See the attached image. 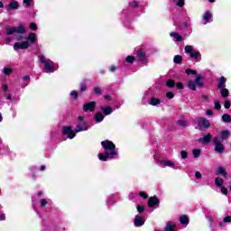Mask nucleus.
Returning <instances> with one entry per match:
<instances>
[{
	"mask_svg": "<svg viewBox=\"0 0 231 231\" xmlns=\"http://www.w3.org/2000/svg\"><path fill=\"white\" fill-rule=\"evenodd\" d=\"M101 145L105 150L104 153H99L98 158L101 162H106L107 158L113 160L115 156H118V152H116V146L115 143L109 140H105L101 142Z\"/></svg>",
	"mask_w": 231,
	"mask_h": 231,
	"instance_id": "nucleus-1",
	"label": "nucleus"
},
{
	"mask_svg": "<svg viewBox=\"0 0 231 231\" xmlns=\"http://www.w3.org/2000/svg\"><path fill=\"white\" fill-rule=\"evenodd\" d=\"M129 5L132 6V8H134V7L138 6V2L134 1V2L130 3Z\"/></svg>",
	"mask_w": 231,
	"mask_h": 231,
	"instance_id": "nucleus-54",
	"label": "nucleus"
},
{
	"mask_svg": "<svg viewBox=\"0 0 231 231\" xmlns=\"http://www.w3.org/2000/svg\"><path fill=\"white\" fill-rule=\"evenodd\" d=\"M176 3L177 6L183 8L185 6V0H173Z\"/></svg>",
	"mask_w": 231,
	"mask_h": 231,
	"instance_id": "nucleus-33",
	"label": "nucleus"
},
{
	"mask_svg": "<svg viewBox=\"0 0 231 231\" xmlns=\"http://www.w3.org/2000/svg\"><path fill=\"white\" fill-rule=\"evenodd\" d=\"M161 167L162 169H165V167H171V169H178V166H176V163L172 161L164 160L161 162Z\"/></svg>",
	"mask_w": 231,
	"mask_h": 231,
	"instance_id": "nucleus-8",
	"label": "nucleus"
},
{
	"mask_svg": "<svg viewBox=\"0 0 231 231\" xmlns=\"http://www.w3.org/2000/svg\"><path fill=\"white\" fill-rule=\"evenodd\" d=\"M88 123H82L77 125L76 129H75V133H80L82 131H88Z\"/></svg>",
	"mask_w": 231,
	"mask_h": 231,
	"instance_id": "nucleus-12",
	"label": "nucleus"
},
{
	"mask_svg": "<svg viewBox=\"0 0 231 231\" xmlns=\"http://www.w3.org/2000/svg\"><path fill=\"white\" fill-rule=\"evenodd\" d=\"M188 88L191 89V91H196V82L194 80L188 81Z\"/></svg>",
	"mask_w": 231,
	"mask_h": 231,
	"instance_id": "nucleus-27",
	"label": "nucleus"
},
{
	"mask_svg": "<svg viewBox=\"0 0 231 231\" xmlns=\"http://www.w3.org/2000/svg\"><path fill=\"white\" fill-rule=\"evenodd\" d=\"M2 89H3L4 91H6V90L8 89V86H7V85H3V86H2Z\"/></svg>",
	"mask_w": 231,
	"mask_h": 231,
	"instance_id": "nucleus-60",
	"label": "nucleus"
},
{
	"mask_svg": "<svg viewBox=\"0 0 231 231\" xmlns=\"http://www.w3.org/2000/svg\"><path fill=\"white\" fill-rule=\"evenodd\" d=\"M110 71H116V68L115 66L110 67Z\"/></svg>",
	"mask_w": 231,
	"mask_h": 231,
	"instance_id": "nucleus-61",
	"label": "nucleus"
},
{
	"mask_svg": "<svg viewBox=\"0 0 231 231\" xmlns=\"http://www.w3.org/2000/svg\"><path fill=\"white\" fill-rule=\"evenodd\" d=\"M176 86H177L178 89H183V83L179 82L176 84Z\"/></svg>",
	"mask_w": 231,
	"mask_h": 231,
	"instance_id": "nucleus-57",
	"label": "nucleus"
},
{
	"mask_svg": "<svg viewBox=\"0 0 231 231\" xmlns=\"http://www.w3.org/2000/svg\"><path fill=\"white\" fill-rule=\"evenodd\" d=\"M30 48V42L25 41L22 42H15L14 45V50L17 51V50H28Z\"/></svg>",
	"mask_w": 231,
	"mask_h": 231,
	"instance_id": "nucleus-6",
	"label": "nucleus"
},
{
	"mask_svg": "<svg viewBox=\"0 0 231 231\" xmlns=\"http://www.w3.org/2000/svg\"><path fill=\"white\" fill-rule=\"evenodd\" d=\"M94 92H95V95H101L102 89H100V88L98 87H94Z\"/></svg>",
	"mask_w": 231,
	"mask_h": 231,
	"instance_id": "nucleus-41",
	"label": "nucleus"
},
{
	"mask_svg": "<svg viewBox=\"0 0 231 231\" xmlns=\"http://www.w3.org/2000/svg\"><path fill=\"white\" fill-rule=\"evenodd\" d=\"M195 178H197L198 180H199V178H201V173L199 171H196L195 172Z\"/></svg>",
	"mask_w": 231,
	"mask_h": 231,
	"instance_id": "nucleus-58",
	"label": "nucleus"
},
{
	"mask_svg": "<svg viewBox=\"0 0 231 231\" xmlns=\"http://www.w3.org/2000/svg\"><path fill=\"white\" fill-rule=\"evenodd\" d=\"M139 196H141V198H143L144 199H147V198H149V196L147 195V193L142 191L139 193Z\"/></svg>",
	"mask_w": 231,
	"mask_h": 231,
	"instance_id": "nucleus-50",
	"label": "nucleus"
},
{
	"mask_svg": "<svg viewBox=\"0 0 231 231\" xmlns=\"http://www.w3.org/2000/svg\"><path fill=\"white\" fill-rule=\"evenodd\" d=\"M180 225H189V217L188 216L180 217Z\"/></svg>",
	"mask_w": 231,
	"mask_h": 231,
	"instance_id": "nucleus-28",
	"label": "nucleus"
},
{
	"mask_svg": "<svg viewBox=\"0 0 231 231\" xmlns=\"http://www.w3.org/2000/svg\"><path fill=\"white\" fill-rule=\"evenodd\" d=\"M135 60V58L134 56H127L126 57V62H130V64H133Z\"/></svg>",
	"mask_w": 231,
	"mask_h": 231,
	"instance_id": "nucleus-40",
	"label": "nucleus"
},
{
	"mask_svg": "<svg viewBox=\"0 0 231 231\" xmlns=\"http://www.w3.org/2000/svg\"><path fill=\"white\" fill-rule=\"evenodd\" d=\"M197 124L200 129H208L210 127V122L205 117L197 118Z\"/></svg>",
	"mask_w": 231,
	"mask_h": 231,
	"instance_id": "nucleus-5",
	"label": "nucleus"
},
{
	"mask_svg": "<svg viewBox=\"0 0 231 231\" xmlns=\"http://www.w3.org/2000/svg\"><path fill=\"white\" fill-rule=\"evenodd\" d=\"M6 35H14L15 33V27H7L5 29Z\"/></svg>",
	"mask_w": 231,
	"mask_h": 231,
	"instance_id": "nucleus-31",
	"label": "nucleus"
},
{
	"mask_svg": "<svg viewBox=\"0 0 231 231\" xmlns=\"http://www.w3.org/2000/svg\"><path fill=\"white\" fill-rule=\"evenodd\" d=\"M186 73H187V75H196L198 72L196 70L187 69Z\"/></svg>",
	"mask_w": 231,
	"mask_h": 231,
	"instance_id": "nucleus-42",
	"label": "nucleus"
},
{
	"mask_svg": "<svg viewBox=\"0 0 231 231\" xmlns=\"http://www.w3.org/2000/svg\"><path fill=\"white\" fill-rule=\"evenodd\" d=\"M48 205V200H46L45 199H42L41 200V206L42 207H46Z\"/></svg>",
	"mask_w": 231,
	"mask_h": 231,
	"instance_id": "nucleus-52",
	"label": "nucleus"
},
{
	"mask_svg": "<svg viewBox=\"0 0 231 231\" xmlns=\"http://www.w3.org/2000/svg\"><path fill=\"white\" fill-rule=\"evenodd\" d=\"M220 95L222 96L223 98H228L230 96V91H228V88H220Z\"/></svg>",
	"mask_w": 231,
	"mask_h": 231,
	"instance_id": "nucleus-21",
	"label": "nucleus"
},
{
	"mask_svg": "<svg viewBox=\"0 0 231 231\" xmlns=\"http://www.w3.org/2000/svg\"><path fill=\"white\" fill-rule=\"evenodd\" d=\"M220 140L223 142L224 140H228L229 136H230V131L228 130H223L220 132Z\"/></svg>",
	"mask_w": 231,
	"mask_h": 231,
	"instance_id": "nucleus-16",
	"label": "nucleus"
},
{
	"mask_svg": "<svg viewBox=\"0 0 231 231\" xmlns=\"http://www.w3.org/2000/svg\"><path fill=\"white\" fill-rule=\"evenodd\" d=\"M180 156H181L182 160H185L186 158L189 157V153L185 151H181L180 152Z\"/></svg>",
	"mask_w": 231,
	"mask_h": 231,
	"instance_id": "nucleus-43",
	"label": "nucleus"
},
{
	"mask_svg": "<svg viewBox=\"0 0 231 231\" xmlns=\"http://www.w3.org/2000/svg\"><path fill=\"white\" fill-rule=\"evenodd\" d=\"M177 124L178 125H180V127H187V121L184 119H180Z\"/></svg>",
	"mask_w": 231,
	"mask_h": 231,
	"instance_id": "nucleus-37",
	"label": "nucleus"
},
{
	"mask_svg": "<svg viewBox=\"0 0 231 231\" xmlns=\"http://www.w3.org/2000/svg\"><path fill=\"white\" fill-rule=\"evenodd\" d=\"M206 115H208V116H212V115H214V111H212V110H208V111L206 112Z\"/></svg>",
	"mask_w": 231,
	"mask_h": 231,
	"instance_id": "nucleus-59",
	"label": "nucleus"
},
{
	"mask_svg": "<svg viewBox=\"0 0 231 231\" xmlns=\"http://www.w3.org/2000/svg\"><path fill=\"white\" fill-rule=\"evenodd\" d=\"M217 176H224L226 180V178H228V172L226 171V167L225 166H220L218 168H217V172H216Z\"/></svg>",
	"mask_w": 231,
	"mask_h": 231,
	"instance_id": "nucleus-11",
	"label": "nucleus"
},
{
	"mask_svg": "<svg viewBox=\"0 0 231 231\" xmlns=\"http://www.w3.org/2000/svg\"><path fill=\"white\" fill-rule=\"evenodd\" d=\"M95 106H97V103L95 101H90L83 105V111H85V113H88V111H95Z\"/></svg>",
	"mask_w": 231,
	"mask_h": 231,
	"instance_id": "nucleus-10",
	"label": "nucleus"
},
{
	"mask_svg": "<svg viewBox=\"0 0 231 231\" xmlns=\"http://www.w3.org/2000/svg\"><path fill=\"white\" fill-rule=\"evenodd\" d=\"M86 89H87L86 81H83V82L81 83V85H80V91H81V92H84V91H86Z\"/></svg>",
	"mask_w": 231,
	"mask_h": 231,
	"instance_id": "nucleus-44",
	"label": "nucleus"
},
{
	"mask_svg": "<svg viewBox=\"0 0 231 231\" xmlns=\"http://www.w3.org/2000/svg\"><path fill=\"white\" fill-rule=\"evenodd\" d=\"M145 224V217L135 216L134 220V226H143Z\"/></svg>",
	"mask_w": 231,
	"mask_h": 231,
	"instance_id": "nucleus-9",
	"label": "nucleus"
},
{
	"mask_svg": "<svg viewBox=\"0 0 231 231\" xmlns=\"http://www.w3.org/2000/svg\"><path fill=\"white\" fill-rule=\"evenodd\" d=\"M29 28H30V30L35 31V30H37V24L32 23H30Z\"/></svg>",
	"mask_w": 231,
	"mask_h": 231,
	"instance_id": "nucleus-48",
	"label": "nucleus"
},
{
	"mask_svg": "<svg viewBox=\"0 0 231 231\" xmlns=\"http://www.w3.org/2000/svg\"><path fill=\"white\" fill-rule=\"evenodd\" d=\"M213 143L215 146V152H217L218 154H223V152H225V144H223L221 137L215 136L213 138Z\"/></svg>",
	"mask_w": 231,
	"mask_h": 231,
	"instance_id": "nucleus-3",
	"label": "nucleus"
},
{
	"mask_svg": "<svg viewBox=\"0 0 231 231\" xmlns=\"http://www.w3.org/2000/svg\"><path fill=\"white\" fill-rule=\"evenodd\" d=\"M95 120L97 124H100L104 120V115L102 113H97L95 116Z\"/></svg>",
	"mask_w": 231,
	"mask_h": 231,
	"instance_id": "nucleus-30",
	"label": "nucleus"
},
{
	"mask_svg": "<svg viewBox=\"0 0 231 231\" xmlns=\"http://www.w3.org/2000/svg\"><path fill=\"white\" fill-rule=\"evenodd\" d=\"M203 78L201 76H198L194 82L196 84V86H198L199 88H203V86H205V84L203 83Z\"/></svg>",
	"mask_w": 231,
	"mask_h": 231,
	"instance_id": "nucleus-19",
	"label": "nucleus"
},
{
	"mask_svg": "<svg viewBox=\"0 0 231 231\" xmlns=\"http://www.w3.org/2000/svg\"><path fill=\"white\" fill-rule=\"evenodd\" d=\"M23 80H30V76H24V77L23 78Z\"/></svg>",
	"mask_w": 231,
	"mask_h": 231,
	"instance_id": "nucleus-62",
	"label": "nucleus"
},
{
	"mask_svg": "<svg viewBox=\"0 0 231 231\" xmlns=\"http://www.w3.org/2000/svg\"><path fill=\"white\" fill-rule=\"evenodd\" d=\"M105 100H111V96H105Z\"/></svg>",
	"mask_w": 231,
	"mask_h": 231,
	"instance_id": "nucleus-63",
	"label": "nucleus"
},
{
	"mask_svg": "<svg viewBox=\"0 0 231 231\" xmlns=\"http://www.w3.org/2000/svg\"><path fill=\"white\" fill-rule=\"evenodd\" d=\"M101 110L104 112V115H106V116L111 115V113H113V108H111V106H102Z\"/></svg>",
	"mask_w": 231,
	"mask_h": 231,
	"instance_id": "nucleus-22",
	"label": "nucleus"
},
{
	"mask_svg": "<svg viewBox=\"0 0 231 231\" xmlns=\"http://www.w3.org/2000/svg\"><path fill=\"white\" fill-rule=\"evenodd\" d=\"M160 99L156 98V97H152L151 98V106H158L160 104Z\"/></svg>",
	"mask_w": 231,
	"mask_h": 231,
	"instance_id": "nucleus-34",
	"label": "nucleus"
},
{
	"mask_svg": "<svg viewBox=\"0 0 231 231\" xmlns=\"http://www.w3.org/2000/svg\"><path fill=\"white\" fill-rule=\"evenodd\" d=\"M143 210H145V208L143 206H137V212H139V214H142V212H143Z\"/></svg>",
	"mask_w": 231,
	"mask_h": 231,
	"instance_id": "nucleus-46",
	"label": "nucleus"
},
{
	"mask_svg": "<svg viewBox=\"0 0 231 231\" xmlns=\"http://www.w3.org/2000/svg\"><path fill=\"white\" fill-rule=\"evenodd\" d=\"M62 134H65V136H68L69 140H73V138H75V132L72 131L71 126L63 127Z\"/></svg>",
	"mask_w": 231,
	"mask_h": 231,
	"instance_id": "nucleus-7",
	"label": "nucleus"
},
{
	"mask_svg": "<svg viewBox=\"0 0 231 231\" xmlns=\"http://www.w3.org/2000/svg\"><path fill=\"white\" fill-rule=\"evenodd\" d=\"M29 42H37V34L35 32H31L28 37L26 38Z\"/></svg>",
	"mask_w": 231,
	"mask_h": 231,
	"instance_id": "nucleus-20",
	"label": "nucleus"
},
{
	"mask_svg": "<svg viewBox=\"0 0 231 231\" xmlns=\"http://www.w3.org/2000/svg\"><path fill=\"white\" fill-rule=\"evenodd\" d=\"M211 140H212V134H208L203 138H199V142L200 143H210Z\"/></svg>",
	"mask_w": 231,
	"mask_h": 231,
	"instance_id": "nucleus-14",
	"label": "nucleus"
},
{
	"mask_svg": "<svg viewBox=\"0 0 231 231\" xmlns=\"http://www.w3.org/2000/svg\"><path fill=\"white\" fill-rule=\"evenodd\" d=\"M8 6L10 10H17V8H19V3L13 1L8 5Z\"/></svg>",
	"mask_w": 231,
	"mask_h": 231,
	"instance_id": "nucleus-26",
	"label": "nucleus"
},
{
	"mask_svg": "<svg viewBox=\"0 0 231 231\" xmlns=\"http://www.w3.org/2000/svg\"><path fill=\"white\" fill-rule=\"evenodd\" d=\"M223 183H225V180H223V178L217 177L215 179V185H217V187H223Z\"/></svg>",
	"mask_w": 231,
	"mask_h": 231,
	"instance_id": "nucleus-24",
	"label": "nucleus"
},
{
	"mask_svg": "<svg viewBox=\"0 0 231 231\" xmlns=\"http://www.w3.org/2000/svg\"><path fill=\"white\" fill-rule=\"evenodd\" d=\"M40 62L43 64L44 73H53L55 71V63L51 60L46 59L44 55L40 56Z\"/></svg>",
	"mask_w": 231,
	"mask_h": 231,
	"instance_id": "nucleus-2",
	"label": "nucleus"
},
{
	"mask_svg": "<svg viewBox=\"0 0 231 231\" xmlns=\"http://www.w3.org/2000/svg\"><path fill=\"white\" fill-rule=\"evenodd\" d=\"M222 120H223V122H225V123H226V124H230V122H231L230 115H228V114H224V115L222 116Z\"/></svg>",
	"mask_w": 231,
	"mask_h": 231,
	"instance_id": "nucleus-32",
	"label": "nucleus"
},
{
	"mask_svg": "<svg viewBox=\"0 0 231 231\" xmlns=\"http://www.w3.org/2000/svg\"><path fill=\"white\" fill-rule=\"evenodd\" d=\"M202 19L203 21H205L204 24H207V23H210V20L212 19V13L207 11L202 16Z\"/></svg>",
	"mask_w": 231,
	"mask_h": 231,
	"instance_id": "nucleus-17",
	"label": "nucleus"
},
{
	"mask_svg": "<svg viewBox=\"0 0 231 231\" xmlns=\"http://www.w3.org/2000/svg\"><path fill=\"white\" fill-rule=\"evenodd\" d=\"M220 191L222 194H224V196H226V194H228V189L225 187H222Z\"/></svg>",
	"mask_w": 231,
	"mask_h": 231,
	"instance_id": "nucleus-47",
	"label": "nucleus"
},
{
	"mask_svg": "<svg viewBox=\"0 0 231 231\" xmlns=\"http://www.w3.org/2000/svg\"><path fill=\"white\" fill-rule=\"evenodd\" d=\"M182 61H183V57H181L180 55L174 56L173 62L175 64H181Z\"/></svg>",
	"mask_w": 231,
	"mask_h": 231,
	"instance_id": "nucleus-29",
	"label": "nucleus"
},
{
	"mask_svg": "<svg viewBox=\"0 0 231 231\" xmlns=\"http://www.w3.org/2000/svg\"><path fill=\"white\" fill-rule=\"evenodd\" d=\"M70 96L73 97V98H78L79 93H77V91L73 90V91H71Z\"/></svg>",
	"mask_w": 231,
	"mask_h": 231,
	"instance_id": "nucleus-51",
	"label": "nucleus"
},
{
	"mask_svg": "<svg viewBox=\"0 0 231 231\" xmlns=\"http://www.w3.org/2000/svg\"><path fill=\"white\" fill-rule=\"evenodd\" d=\"M230 106H231L230 101L226 100V102L224 103L225 108H226V109H230Z\"/></svg>",
	"mask_w": 231,
	"mask_h": 231,
	"instance_id": "nucleus-49",
	"label": "nucleus"
},
{
	"mask_svg": "<svg viewBox=\"0 0 231 231\" xmlns=\"http://www.w3.org/2000/svg\"><path fill=\"white\" fill-rule=\"evenodd\" d=\"M46 169V166L42 165L40 167V171H44Z\"/></svg>",
	"mask_w": 231,
	"mask_h": 231,
	"instance_id": "nucleus-64",
	"label": "nucleus"
},
{
	"mask_svg": "<svg viewBox=\"0 0 231 231\" xmlns=\"http://www.w3.org/2000/svg\"><path fill=\"white\" fill-rule=\"evenodd\" d=\"M225 88H226V78L221 77L218 81L217 88L223 89Z\"/></svg>",
	"mask_w": 231,
	"mask_h": 231,
	"instance_id": "nucleus-15",
	"label": "nucleus"
},
{
	"mask_svg": "<svg viewBox=\"0 0 231 231\" xmlns=\"http://www.w3.org/2000/svg\"><path fill=\"white\" fill-rule=\"evenodd\" d=\"M214 104H215V109H217V111H220L221 110V103H219V101H217V100H215Z\"/></svg>",
	"mask_w": 231,
	"mask_h": 231,
	"instance_id": "nucleus-38",
	"label": "nucleus"
},
{
	"mask_svg": "<svg viewBox=\"0 0 231 231\" xmlns=\"http://www.w3.org/2000/svg\"><path fill=\"white\" fill-rule=\"evenodd\" d=\"M200 155H201V150L199 149L193 150L194 158H199Z\"/></svg>",
	"mask_w": 231,
	"mask_h": 231,
	"instance_id": "nucleus-36",
	"label": "nucleus"
},
{
	"mask_svg": "<svg viewBox=\"0 0 231 231\" xmlns=\"http://www.w3.org/2000/svg\"><path fill=\"white\" fill-rule=\"evenodd\" d=\"M32 3H33V0H23V5H25L27 8L32 6Z\"/></svg>",
	"mask_w": 231,
	"mask_h": 231,
	"instance_id": "nucleus-39",
	"label": "nucleus"
},
{
	"mask_svg": "<svg viewBox=\"0 0 231 231\" xmlns=\"http://www.w3.org/2000/svg\"><path fill=\"white\" fill-rule=\"evenodd\" d=\"M224 223H231V217H230V216L226 217L224 218Z\"/></svg>",
	"mask_w": 231,
	"mask_h": 231,
	"instance_id": "nucleus-55",
	"label": "nucleus"
},
{
	"mask_svg": "<svg viewBox=\"0 0 231 231\" xmlns=\"http://www.w3.org/2000/svg\"><path fill=\"white\" fill-rule=\"evenodd\" d=\"M166 97L167 98L171 99V98H174V94L172 92H167L166 93Z\"/></svg>",
	"mask_w": 231,
	"mask_h": 231,
	"instance_id": "nucleus-53",
	"label": "nucleus"
},
{
	"mask_svg": "<svg viewBox=\"0 0 231 231\" xmlns=\"http://www.w3.org/2000/svg\"><path fill=\"white\" fill-rule=\"evenodd\" d=\"M160 203V200L156 197H151L148 200V207L151 208L152 207H156Z\"/></svg>",
	"mask_w": 231,
	"mask_h": 231,
	"instance_id": "nucleus-13",
	"label": "nucleus"
},
{
	"mask_svg": "<svg viewBox=\"0 0 231 231\" xmlns=\"http://www.w3.org/2000/svg\"><path fill=\"white\" fill-rule=\"evenodd\" d=\"M26 32V29L24 28V25L21 24L18 27H15V33H20L23 35V33Z\"/></svg>",
	"mask_w": 231,
	"mask_h": 231,
	"instance_id": "nucleus-23",
	"label": "nucleus"
},
{
	"mask_svg": "<svg viewBox=\"0 0 231 231\" xmlns=\"http://www.w3.org/2000/svg\"><path fill=\"white\" fill-rule=\"evenodd\" d=\"M137 57H138V60H140L142 64L147 63V58L145 57V53H143V51H139L137 54Z\"/></svg>",
	"mask_w": 231,
	"mask_h": 231,
	"instance_id": "nucleus-18",
	"label": "nucleus"
},
{
	"mask_svg": "<svg viewBox=\"0 0 231 231\" xmlns=\"http://www.w3.org/2000/svg\"><path fill=\"white\" fill-rule=\"evenodd\" d=\"M5 219H6L5 213H0V221H5Z\"/></svg>",
	"mask_w": 231,
	"mask_h": 231,
	"instance_id": "nucleus-56",
	"label": "nucleus"
},
{
	"mask_svg": "<svg viewBox=\"0 0 231 231\" xmlns=\"http://www.w3.org/2000/svg\"><path fill=\"white\" fill-rule=\"evenodd\" d=\"M12 73V69L11 68H5L4 69V74L5 75H10Z\"/></svg>",
	"mask_w": 231,
	"mask_h": 231,
	"instance_id": "nucleus-45",
	"label": "nucleus"
},
{
	"mask_svg": "<svg viewBox=\"0 0 231 231\" xmlns=\"http://www.w3.org/2000/svg\"><path fill=\"white\" fill-rule=\"evenodd\" d=\"M166 86L168 88H174V86H176V82L173 79H168L166 81Z\"/></svg>",
	"mask_w": 231,
	"mask_h": 231,
	"instance_id": "nucleus-35",
	"label": "nucleus"
},
{
	"mask_svg": "<svg viewBox=\"0 0 231 231\" xmlns=\"http://www.w3.org/2000/svg\"><path fill=\"white\" fill-rule=\"evenodd\" d=\"M184 51L185 53H189L191 59H199L200 57L199 51H198L197 50H194V46L192 45H187L184 48Z\"/></svg>",
	"mask_w": 231,
	"mask_h": 231,
	"instance_id": "nucleus-4",
	"label": "nucleus"
},
{
	"mask_svg": "<svg viewBox=\"0 0 231 231\" xmlns=\"http://www.w3.org/2000/svg\"><path fill=\"white\" fill-rule=\"evenodd\" d=\"M171 37H173L174 39H176L177 42H181V41H183V38L178 34V32H171Z\"/></svg>",
	"mask_w": 231,
	"mask_h": 231,
	"instance_id": "nucleus-25",
	"label": "nucleus"
}]
</instances>
